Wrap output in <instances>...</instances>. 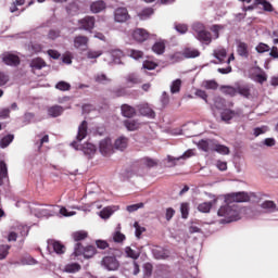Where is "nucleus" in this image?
<instances>
[{"instance_id": "f257e3e1", "label": "nucleus", "mask_w": 278, "mask_h": 278, "mask_svg": "<svg viewBox=\"0 0 278 278\" xmlns=\"http://www.w3.org/2000/svg\"><path fill=\"white\" fill-rule=\"evenodd\" d=\"M88 136V122L83 121L81 124L78 126L77 135H76V141H73L71 143V147L75 149L76 151H83L85 155H92L97 151V147L92 143H85L80 144L81 140H85V138Z\"/></svg>"}, {"instance_id": "f03ea898", "label": "nucleus", "mask_w": 278, "mask_h": 278, "mask_svg": "<svg viewBox=\"0 0 278 278\" xmlns=\"http://www.w3.org/2000/svg\"><path fill=\"white\" fill-rule=\"evenodd\" d=\"M217 216L223 218L222 223H235L236 220H240V210L236 204L226 203L219 207Z\"/></svg>"}, {"instance_id": "7ed1b4c3", "label": "nucleus", "mask_w": 278, "mask_h": 278, "mask_svg": "<svg viewBox=\"0 0 278 278\" xmlns=\"http://www.w3.org/2000/svg\"><path fill=\"white\" fill-rule=\"evenodd\" d=\"M97 253V248L94 245L84 247L81 243H76L74 245V253L75 257H79V255H84L85 260H90V257H94Z\"/></svg>"}, {"instance_id": "20e7f679", "label": "nucleus", "mask_w": 278, "mask_h": 278, "mask_svg": "<svg viewBox=\"0 0 278 278\" xmlns=\"http://www.w3.org/2000/svg\"><path fill=\"white\" fill-rule=\"evenodd\" d=\"M251 197L244 191L232 192L225 195V203H249Z\"/></svg>"}, {"instance_id": "39448f33", "label": "nucleus", "mask_w": 278, "mask_h": 278, "mask_svg": "<svg viewBox=\"0 0 278 278\" xmlns=\"http://www.w3.org/2000/svg\"><path fill=\"white\" fill-rule=\"evenodd\" d=\"M194 31H197V38L203 45H210L212 42V33L205 30L203 24L198 23L193 25Z\"/></svg>"}, {"instance_id": "423d86ee", "label": "nucleus", "mask_w": 278, "mask_h": 278, "mask_svg": "<svg viewBox=\"0 0 278 278\" xmlns=\"http://www.w3.org/2000/svg\"><path fill=\"white\" fill-rule=\"evenodd\" d=\"M101 264L106 270H118V267L121 266L118 260L114 256L103 257Z\"/></svg>"}, {"instance_id": "0eeeda50", "label": "nucleus", "mask_w": 278, "mask_h": 278, "mask_svg": "<svg viewBox=\"0 0 278 278\" xmlns=\"http://www.w3.org/2000/svg\"><path fill=\"white\" fill-rule=\"evenodd\" d=\"M2 62L7 66H18L21 64V56L14 53L7 52L2 56Z\"/></svg>"}, {"instance_id": "6e6552de", "label": "nucleus", "mask_w": 278, "mask_h": 278, "mask_svg": "<svg viewBox=\"0 0 278 278\" xmlns=\"http://www.w3.org/2000/svg\"><path fill=\"white\" fill-rule=\"evenodd\" d=\"M132 38L136 42H147L151 38V34L143 28H137L132 31Z\"/></svg>"}, {"instance_id": "1a4fd4ad", "label": "nucleus", "mask_w": 278, "mask_h": 278, "mask_svg": "<svg viewBox=\"0 0 278 278\" xmlns=\"http://www.w3.org/2000/svg\"><path fill=\"white\" fill-rule=\"evenodd\" d=\"M99 149L102 155H112V152L114 151V147L112 146V139L105 138L101 140Z\"/></svg>"}, {"instance_id": "9d476101", "label": "nucleus", "mask_w": 278, "mask_h": 278, "mask_svg": "<svg viewBox=\"0 0 278 278\" xmlns=\"http://www.w3.org/2000/svg\"><path fill=\"white\" fill-rule=\"evenodd\" d=\"M78 25H80V29L92 31L94 29V16H85L78 21Z\"/></svg>"}, {"instance_id": "9b49d317", "label": "nucleus", "mask_w": 278, "mask_h": 278, "mask_svg": "<svg viewBox=\"0 0 278 278\" xmlns=\"http://www.w3.org/2000/svg\"><path fill=\"white\" fill-rule=\"evenodd\" d=\"M0 186H10V177L8 176V164L0 161Z\"/></svg>"}, {"instance_id": "f8f14e48", "label": "nucleus", "mask_w": 278, "mask_h": 278, "mask_svg": "<svg viewBox=\"0 0 278 278\" xmlns=\"http://www.w3.org/2000/svg\"><path fill=\"white\" fill-rule=\"evenodd\" d=\"M192 155H194V152H192V150L186 151L182 155L178 157L167 155V162L169 164L168 166L169 167L177 166V162H179V160H188V157H192Z\"/></svg>"}, {"instance_id": "ddd939ff", "label": "nucleus", "mask_w": 278, "mask_h": 278, "mask_svg": "<svg viewBox=\"0 0 278 278\" xmlns=\"http://www.w3.org/2000/svg\"><path fill=\"white\" fill-rule=\"evenodd\" d=\"M236 116H240V111H233L231 109H225L220 113V118L224 121V123H230L232 118H236Z\"/></svg>"}, {"instance_id": "4468645a", "label": "nucleus", "mask_w": 278, "mask_h": 278, "mask_svg": "<svg viewBox=\"0 0 278 278\" xmlns=\"http://www.w3.org/2000/svg\"><path fill=\"white\" fill-rule=\"evenodd\" d=\"M114 18L117 23H125L129 18V12L126 8H118L115 10Z\"/></svg>"}, {"instance_id": "2eb2a0df", "label": "nucleus", "mask_w": 278, "mask_h": 278, "mask_svg": "<svg viewBox=\"0 0 278 278\" xmlns=\"http://www.w3.org/2000/svg\"><path fill=\"white\" fill-rule=\"evenodd\" d=\"M48 249H51L52 247L56 255H64V253L66 252V248L64 247V244L60 243V241L48 240Z\"/></svg>"}, {"instance_id": "dca6fc26", "label": "nucleus", "mask_w": 278, "mask_h": 278, "mask_svg": "<svg viewBox=\"0 0 278 278\" xmlns=\"http://www.w3.org/2000/svg\"><path fill=\"white\" fill-rule=\"evenodd\" d=\"M137 110L141 114V116H147L148 118L155 117V111L149 106V104H140L137 106Z\"/></svg>"}, {"instance_id": "f3484780", "label": "nucleus", "mask_w": 278, "mask_h": 278, "mask_svg": "<svg viewBox=\"0 0 278 278\" xmlns=\"http://www.w3.org/2000/svg\"><path fill=\"white\" fill-rule=\"evenodd\" d=\"M216 141L212 140V139H202L199 141L198 147L199 149H201L202 151H205V153L210 152V151H214V144Z\"/></svg>"}, {"instance_id": "a211bd4d", "label": "nucleus", "mask_w": 278, "mask_h": 278, "mask_svg": "<svg viewBox=\"0 0 278 278\" xmlns=\"http://www.w3.org/2000/svg\"><path fill=\"white\" fill-rule=\"evenodd\" d=\"M126 88H134L138 84H142V78L136 74H130L125 77Z\"/></svg>"}, {"instance_id": "6ab92c4d", "label": "nucleus", "mask_w": 278, "mask_h": 278, "mask_svg": "<svg viewBox=\"0 0 278 278\" xmlns=\"http://www.w3.org/2000/svg\"><path fill=\"white\" fill-rule=\"evenodd\" d=\"M237 53L240 55V58H249V43L238 40Z\"/></svg>"}, {"instance_id": "aec40b11", "label": "nucleus", "mask_w": 278, "mask_h": 278, "mask_svg": "<svg viewBox=\"0 0 278 278\" xmlns=\"http://www.w3.org/2000/svg\"><path fill=\"white\" fill-rule=\"evenodd\" d=\"M250 79L252 81H255L256 84H264L268 79V75L266 73H257V72H252L249 74Z\"/></svg>"}, {"instance_id": "412c9836", "label": "nucleus", "mask_w": 278, "mask_h": 278, "mask_svg": "<svg viewBox=\"0 0 278 278\" xmlns=\"http://www.w3.org/2000/svg\"><path fill=\"white\" fill-rule=\"evenodd\" d=\"M121 112L125 118H134V115L136 114V109L129 104H123L121 106Z\"/></svg>"}, {"instance_id": "4be33fe9", "label": "nucleus", "mask_w": 278, "mask_h": 278, "mask_svg": "<svg viewBox=\"0 0 278 278\" xmlns=\"http://www.w3.org/2000/svg\"><path fill=\"white\" fill-rule=\"evenodd\" d=\"M74 47L75 49H86L88 47V37L86 36H76L74 38Z\"/></svg>"}, {"instance_id": "5701e85b", "label": "nucleus", "mask_w": 278, "mask_h": 278, "mask_svg": "<svg viewBox=\"0 0 278 278\" xmlns=\"http://www.w3.org/2000/svg\"><path fill=\"white\" fill-rule=\"evenodd\" d=\"M152 51L153 53H156V55H164V52L166 51V41L164 40L156 41L152 46Z\"/></svg>"}, {"instance_id": "b1692460", "label": "nucleus", "mask_w": 278, "mask_h": 278, "mask_svg": "<svg viewBox=\"0 0 278 278\" xmlns=\"http://www.w3.org/2000/svg\"><path fill=\"white\" fill-rule=\"evenodd\" d=\"M129 143V139L127 137H119L115 140L114 147L117 151H125L127 149V144Z\"/></svg>"}, {"instance_id": "393cba45", "label": "nucleus", "mask_w": 278, "mask_h": 278, "mask_svg": "<svg viewBox=\"0 0 278 278\" xmlns=\"http://www.w3.org/2000/svg\"><path fill=\"white\" fill-rule=\"evenodd\" d=\"M64 114V108L60 105H53L48 109V115L51 116V118H58V116H62Z\"/></svg>"}, {"instance_id": "a878e982", "label": "nucleus", "mask_w": 278, "mask_h": 278, "mask_svg": "<svg viewBox=\"0 0 278 278\" xmlns=\"http://www.w3.org/2000/svg\"><path fill=\"white\" fill-rule=\"evenodd\" d=\"M237 92L241 94V97L249 99V97H251V86L248 84L237 85Z\"/></svg>"}, {"instance_id": "bb28decb", "label": "nucleus", "mask_w": 278, "mask_h": 278, "mask_svg": "<svg viewBox=\"0 0 278 278\" xmlns=\"http://www.w3.org/2000/svg\"><path fill=\"white\" fill-rule=\"evenodd\" d=\"M106 5L103 2V0H98L96 2H92L90 5V10L93 14H99V12H103L105 10Z\"/></svg>"}, {"instance_id": "cd10ccee", "label": "nucleus", "mask_w": 278, "mask_h": 278, "mask_svg": "<svg viewBox=\"0 0 278 278\" xmlns=\"http://www.w3.org/2000/svg\"><path fill=\"white\" fill-rule=\"evenodd\" d=\"M182 55L187 59L199 58V55H201V51L195 48H185Z\"/></svg>"}, {"instance_id": "c85d7f7f", "label": "nucleus", "mask_w": 278, "mask_h": 278, "mask_svg": "<svg viewBox=\"0 0 278 278\" xmlns=\"http://www.w3.org/2000/svg\"><path fill=\"white\" fill-rule=\"evenodd\" d=\"M72 238L74 242H76V244H81V241L88 238V232L85 230H79V231L73 232Z\"/></svg>"}, {"instance_id": "c756f323", "label": "nucleus", "mask_w": 278, "mask_h": 278, "mask_svg": "<svg viewBox=\"0 0 278 278\" xmlns=\"http://www.w3.org/2000/svg\"><path fill=\"white\" fill-rule=\"evenodd\" d=\"M213 55L216 60H219V62H225V58H227V50L223 47H218L213 51Z\"/></svg>"}, {"instance_id": "7c9ffc66", "label": "nucleus", "mask_w": 278, "mask_h": 278, "mask_svg": "<svg viewBox=\"0 0 278 278\" xmlns=\"http://www.w3.org/2000/svg\"><path fill=\"white\" fill-rule=\"evenodd\" d=\"M124 126L128 131H136L137 129H139L140 124L136 119H126L124 121Z\"/></svg>"}, {"instance_id": "2f4dec72", "label": "nucleus", "mask_w": 278, "mask_h": 278, "mask_svg": "<svg viewBox=\"0 0 278 278\" xmlns=\"http://www.w3.org/2000/svg\"><path fill=\"white\" fill-rule=\"evenodd\" d=\"M79 270H81V265H79V263H68L64 267V273L75 274L79 273Z\"/></svg>"}, {"instance_id": "473e14b6", "label": "nucleus", "mask_w": 278, "mask_h": 278, "mask_svg": "<svg viewBox=\"0 0 278 278\" xmlns=\"http://www.w3.org/2000/svg\"><path fill=\"white\" fill-rule=\"evenodd\" d=\"M127 55L132 58V60H142L144 58V52L137 49H128Z\"/></svg>"}, {"instance_id": "72a5a7b5", "label": "nucleus", "mask_w": 278, "mask_h": 278, "mask_svg": "<svg viewBox=\"0 0 278 278\" xmlns=\"http://www.w3.org/2000/svg\"><path fill=\"white\" fill-rule=\"evenodd\" d=\"M263 210H266L269 213L277 212V204L274 201L267 200L261 204Z\"/></svg>"}, {"instance_id": "f704fd0d", "label": "nucleus", "mask_w": 278, "mask_h": 278, "mask_svg": "<svg viewBox=\"0 0 278 278\" xmlns=\"http://www.w3.org/2000/svg\"><path fill=\"white\" fill-rule=\"evenodd\" d=\"M30 66H31V68H36V70L40 71V68H45V66H47V62H45V60H42L40 58H36V59L31 60Z\"/></svg>"}, {"instance_id": "c9c22d12", "label": "nucleus", "mask_w": 278, "mask_h": 278, "mask_svg": "<svg viewBox=\"0 0 278 278\" xmlns=\"http://www.w3.org/2000/svg\"><path fill=\"white\" fill-rule=\"evenodd\" d=\"M153 14H154L153 8H146L138 13V16L141 21H147V18H150L151 16H153Z\"/></svg>"}, {"instance_id": "e433bc0d", "label": "nucleus", "mask_w": 278, "mask_h": 278, "mask_svg": "<svg viewBox=\"0 0 278 278\" xmlns=\"http://www.w3.org/2000/svg\"><path fill=\"white\" fill-rule=\"evenodd\" d=\"M126 237L121 232V228L118 227L117 230L113 232V242H116L117 244H121L122 242H125Z\"/></svg>"}, {"instance_id": "4c0bfd02", "label": "nucleus", "mask_w": 278, "mask_h": 278, "mask_svg": "<svg viewBox=\"0 0 278 278\" xmlns=\"http://www.w3.org/2000/svg\"><path fill=\"white\" fill-rule=\"evenodd\" d=\"M213 151L220 153V155H229V148L223 144L214 143Z\"/></svg>"}, {"instance_id": "58836bf2", "label": "nucleus", "mask_w": 278, "mask_h": 278, "mask_svg": "<svg viewBox=\"0 0 278 278\" xmlns=\"http://www.w3.org/2000/svg\"><path fill=\"white\" fill-rule=\"evenodd\" d=\"M111 55L113 58V62L115 64H122L123 62L121 61L122 58H124V53L122 50H112Z\"/></svg>"}, {"instance_id": "ea45409f", "label": "nucleus", "mask_w": 278, "mask_h": 278, "mask_svg": "<svg viewBox=\"0 0 278 278\" xmlns=\"http://www.w3.org/2000/svg\"><path fill=\"white\" fill-rule=\"evenodd\" d=\"M220 90L224 94H229V97H236V94H238L237 87L222 86Z\"/></svg>"}, {"instance_id": "a19ab883", "label": "nucleus", "mask_w": 278, "mask_h": 278, "mask_svg": "<svg viewBox=\"0 0 278 278\" xmlns=\"http://www.w3.org/2000/svg\"><path fill=\"white\" fill-rule=\"evenodd\" d=\"M181 91V79H176L170 85V93L177 94Z\"/></svg>"}, {"instance_id": "79ce46f5", "label": "nucleus", "mask_w": 278, "mask_h": 278, "mask_svg": "<svg viewBox=\"0 0 278 278\" xmlns=\"http://www.w3.org/2000/svg\"><path fill=\"white\" fill-rule=\"evenodd\" d=\"M13 140H14V135L4 136L0 141V148L5 149L10 147V143L13 142Z\"/></svg>"}, {"instance_id": "37998d69", "label": "nucleus", "mask_w": 278, "mask_h": 278, "mask_svg": "<svg viewBox=\"0 0 278 278\" xmlns=\"http://www.w3.org/2000/svg\"><path fill=\"white\" fill-rule=\"evenodd\" d=\"M212 205V202H204L198 205V210L202 212V214H210Z\"/></svg>"}, {"instance_id": "c03bdc74", "label": "nucleus", "mask_w": 278, "mask_h": 278, "mask_svg": "<svg viewBox=\"0 0 278 278\" xmlns=\"http://www.w3.org/2000/svg\"><path fill=\"white\" fill-rule=\"evenodd\" d=\"M141 163L143 164V166H147V168H155V166H157V161L151 157H143L141 160Z\"/></svg>"}, {"instance_id": "a18cd8bd", "label": "nucleus", "mask_w": 278, "mask_h": 278, "mask_svg": "<svg viewBox=\"0 0 278 278\" xmlns=\"http://www.w3.org/2000/svg\"><path fill=\"white\" fill-rule=\"evenodd\" d=\"M94 81H97V84H110V81H112V78L108 77V75L105 74H98L97 76H94Z\"/></svg>"}, {"instance_id": "49530a36", "label": "nucleus", "mask_w": 278, "mask_h": 278, "mask_svg": "<svg viewBox=\"0 0 278 278\" xmlns=\"http://www.w3.org/2000/svg\"><path fill=\"white\" fill-rule=\"evenodd\" d=\"M114 214V211L112 210V207H104L101 212H100V217L103 218V220H108V218H110V216H112Z\"/></svg>"}, {"instance_id": "de8ad7c7", "label": "nucleus", "mask_w": 278, "mask_h": 278, "mask_svg": "<svg viewBox=\"0 0 278 278\" xmlns=\"http://www.w3.org/2000/svg\"><path fill=\"white\" fill-rule=\"evenodd\" d=\"M56 90H61L62 92H66L68 90H71V84L61 80L55 85Z\"/></svg>"}, {"instance_id": "09e8293b", "label": "nucleus", "mask_w": 278, "mask_h": 278, "mask_svg": "<svg viewBox=\"0 0 278 278\" xmlns=\"http://www.w3.org/2000/svg\"><path fill=\"white\" fill-rule=\"evenodd\" d=\"M25 3V0H15L10 5V12L11 14H14V12H18V7L23 5Z\"/></svg>"}, {"instance_id": "8fccbe9b", "label": "nucleus", "mask_w": 278, "mask_h": 278, "mask_svg": "<svg viewBox=\"0 0 278 278\" xmlns=\"http://www.w3.org/2000/svg\"><path fill=\"white\" fill-rule=\"evenodd\" d=\"M153 275V265L151 263H146L143 265V277L149 278Z\"/></svg>"}, {"instance_id": "3c124183", "label": "nucleus", "mask_w": 278, "mask_h": 278, "mask_svg": "<svg viewBox=\"0 0 278 278\" xmlns=\"http://www.w3.org/2000/svg\"><path fill=\"white\" fill-rule=\"evenodd\" d=\"M103 55V51L101 50H90L87 52V58L89 60H97V58H101Z\"/></svg>"}, {"instance_id": "603ef678", "label": "nucleus", "mask_w": 278, "mask_h": 278, "mask_svg": "<svg viewBox=\"0 0 278 278\" xmlns=\"http://www.w3.org/2000/svg\"><path fill=\"white\" fill-rule=\"evenodd\" d=\"M256 51L257 53H268V51H270V46L266 45L264 42H261L256 46Z\"/></svg>"}, {"instance_id": "864d4df0", "label": "nucleus", "mask_w": 278, "mask_h": 278, "mask_svg": "<svg viewBox=\"0 0 278 278\" xmlns=\"http://www.w3.org/2000/svg\"><path fill=\"white\" fill-rule=\"evenodd\" d=\"M135 227V236L136 238H140L142 236V233H144V231H147V229L142 226H140V224H138V222H135L134 224Z\"/></svg>"}, {"instance_id": "5fc2aeb1", "label": "nucleus", "mask_w": 278, "mask_h": 278, "mask_svg": "<svg viewBox=\"0 0 278 278\" xmlns=\"http://www.w3.org/2000/svg\"><path fill=\"white\" fill-rule=\"evenodd\" d=\"M214 108H216V110H223V108H225V99H223L222 97H215Z\"/></svg>"}, {"instance_id": "6e6d98bb", "label": "nucleus", "mask_w": 278, "mask_h": 278, "mask_svg": "<svg viewBox=\"0 0 278 278\" xmlns=\"http://www.w3.org/2000/svg\"><path fill=\"white\" fill-rule=\"evenodd\" d=\"M143 68H146L147 71H155V68H157V63H155L154 61L146 60L143 61Z\"/></svg>"}, {"instance_id": "4d7b16f0", "label": "nucleus", "mask_w": 278, "mask_h": 278, "mask_svg": "<svg viewBox=\"0 0 278 278\" xmlns=\"http://www.w3.org/2000/svg\"><path fill=\"white\" fill-rule=\"evenodd\" d=\"M10 253V245L2 244L0 245V260H5Z\"/></svg>"}, {"instance_id": "13d9d810", "label": "nucleus", "mask_w": 278, "mask_h": 278, "mask_svg": "<svg viewBox=\"0 0 278 278\" xmlns=\"http://www.w3.org/2000/svg\"><path fill=\"white\" fill-rule=\"evenodd\" d=\"M268 131V126H261L253 129V134L255 138L258 136H262L263 134H266Z\"/></svg>"}, {"instance_id": "bf43d9fd", "label": "nucleus", "mask_w": 278, "mask_h": 278, "mask_svg": "<svg viewBox=\"0 0 278 278\" xmlns=\"http://www.w3.org/2000/svg\"><path fill=\"white\" fill-rule=\"evenodd\" d=\"M180 212H181V216L182 218H188V214L190 212V206L188 203H182L180 205Z\"/></svg>"}, {"instance_id": "052dcab7", "label": "nucleus", "mask_w": 278, "mask_h": 278, "mask_svg": "<svg viewBox=\"0 0 278 278\" xmlns=\"http://www.w3.org/2000/svg\"><path fill=\"white\" fill-rule=\"evenodd\" d=\"M22 264L24 266L25 265L34 266V264H38V262L31 256H25V257L22 258Z\"/></svg>"}, {"instance_id": "680f3d73", "label": "nucleus", "mask_w": 278, "mask_h": 278, "mask_svg": "<svg viewBox=\"0 0 278 278\" xmlns=\"http://www.w3.org/2000/svg\"><path fill=\"white\" fill-rule=\"evenodd\" d=\"M204 88L207 90H216L218 88V83L215 80H207L204 83Z\"/></svg>"}, {"instance_id": "e2e57ef3", "label": "nucleus", "mask_w": 278, "mask_h": 278, "mask_svg": "<svg viewBox=\"0 0 278 278\" xmlns=\"http://www.w3.org/2000/svg\"><path fill=\"white\" fill-rule=\"evenodd\" d=\"M114 97H126L127 89L125 87H119L113 90Z\"/></svg>"}, {"instance_id": "0e129e2a", "label": "nucleus", "mask_w": 278, "mask_h": 278, "mask_svg": "<svg viewBox=\"0 0 278 278\" xmlns=\"http://www.w3.org/2000/svg\"><path fill=\"white\" fill-rule=\"evenodd\" d=\"M152 253L155 260H164L166 257V254L161 249H154L152 250Z\"/></svg>"}, {"instance_id": "69168bd1", "label": "nucleus", "mask_w": 278, "mask_h": 278, "mask_svg": "<svg viewBox=\"0 0 278 278\" xmlns=\"http://www.w3.org/2000/svg\"><path fill=\"white\" fill-rule=\"evenodd\" d=\"M10 81V75L5 72H0V87L5 86Z\"/></svg>"}, {"instance_id": "338daca9", "label": "nucleus", "mask_w": 278, "mask_h": 278, "mask_svg": "<svg viewBox=\"0 0 278 278\" xmlns=\"http://www.w3.org/2000/svg\"><path fill=\"white\" fill-rule=\"evenodd\" d=\"M125 253L127 257H131L132 260H138V257L140 256L138 255V253H136L135 250L130 249L129 247L125 249Z\"/></svg>"}, {"instance_id": "774afa93", "label": "nucleus", "mask_w": 278, "mask_h": 278, "mask_svg": "<svg viewBox=\"0 0 278 278\" xmlns=\"http://www.w3.org/2000/svg\"><path fill=\"white\" fill-rule=\"evenodd\" d=\"M47 53L52 60H60V58H62V54L58 50L50 49Z\"/></svg>"}]
</instances>
